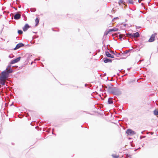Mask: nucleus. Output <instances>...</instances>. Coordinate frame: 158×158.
<instances>
[{"label": "nucleus", "mask_w": 158, "mask_h": 158, "mask_svg": "<svg viewBox=\"0 0 158 158\" xmlns=\"http://www.w3.org/2000/svg\"><path fill=\"white\" fill-rule=\"evenodd\" d=\"M125 33H126L127 36L131 38L138 37L140 36L138 32H136L133 33V34L130 33H127L126 31H125Z\"/></svg>", "instance_id": "nucleus-1"}, {"label": "nucleus", "mask_w": 158, "mask_h": 158, "mask_svg": "<svg viewBox=\"0 0 158 158\" xmlns=\"http://www.w3.org/2000/svg\"><path fill=\"white\" fill-rule=\"evenodd\" d=\"M9 77V75L7 73L6 70L3 71L1 73V75L0 77V78L3 79H7Z\"/></svg>", "instance_id": "nucleus-2"}, {"label": "nucleus", "mask_w": 158, "mask_h": 158, "mask_svg": "<svg viewBox=\"0 0 158 158\" xmlns=\"http://www.w3.org/2000/svg\"><path fill=\"white\" fill-rule=\"evenodd\" d=\"M121 94L122 92L119 89L116 87H114V90L113 94V95L118 96L120 95Z\"/></svg>", "instance_id": "nucleus-3"}, {"label": "nucleus", "mask_w": 158, "mask_h": 158, "mask_svg": "<svg viewBox=\"0 0 158 158\" xmlns=\"http://www.w3.org/2000/svg\"><path fill=\"white\" fill-rule=\"evenodd\" d=\"M126 133L128 135H134L136 134V132L132 131L131 129H128L126 131Z\"/></svg>", "instance_id": "nucleus-4"}, {"label": "nucleus", "mask_w": 158, "mask_h": 158, "mask_svg": "<svg viewBox=\"0 0 158 158\" xmlns=\"http://www.w3.org/2000/svg\"><path fill=\"white\" fill-rule=\"evenodd\" d=\"M21 58L20 57H19L16 59L12 60L10 62V64H12L18 62L20 60Z\"/></svg>", "instance_id": "nucleus-5"}, {"label": "nucleus", "mask_w": 158, "mask_h": 158, "mask_svg": "<svg viewBox=\"0 0 158 158\" xmlns=\"http://www.w3.org/2000/svg\"><path fill=\"white\" fill-rule=\"evenodd\" d=\"M156 35V33L152 34L148 40V42H153L155 40V38Z\"/></svg>", "instance_id": "nucleus-6"}, {"label": "nucleus", "mask_w": 158, "mask_h": 158, "mask_svg": "<svg viewBox=\"0 0 158 158\" xmlns=\"http://www.w3.org/2000/svg\"><path fill=\"white\" fill-rule=\"evenodd\" d=\"M24 44L22 43H19L14 48L15 50H16L21 47L24 46Z\"/></svg>", "instance_id": "nucleus-7"}, {"label": "nucleus", "mask_w": 158, "mask_h": 158, "mask_svg": "<svg viewBox=\"0 0 158 158\" xmlns=\"http://www.w3.org/2000/svg\"><path fill=\"white\" fill-rule=\"evenodd\" d=\"M102 60L104 62L106 63H108V62L111 63L112 62V60H111L110 59H108L106 57L104 58Z\"/></svg>", "instance_id": "nucleus-8"}, {"label": "nucleus", "mask_w": 158, "mask_h": 158, "mask_svg": "<svg viewBox=\"0 0 158 158\" xmlns=\"http://www.w3.org/2000/svg\"><path fill=\"white\" fill-rule=\"evenodd\" d=\"M114 90V87L113 88L110 86H109L108 88V91L110 94H113Z\"/></svg>", "instance_id": "nucleus-9"}, {"label": "nucleus", "mask_w": 158, "mask_h": 158, "mask_svg": "<svg viewBox=\"0 0 158 158\" xmlns=\"http://www.w3.org/2000/svg\"><path fill=\"white\" fill-rule=\"evenodd\" d=\"M21 15L18 13H16L14 15V19H15L17 20L21 18Z\"/></svg>", "instance_id": "nucleus-10"}, {"label": "nucleus", "mask_w": 158, "mask_h": 158, "mask_svg": "<svg viewBox=\"0 0 158 158\" xmlns=\"http://www.w3.org/2000/svg\"><path fill=\"white\" fill-rule=\"evenodd\" d=\"M30 27V26L27 23L23 27V31H26Z\"/></svg>", "instance_id": "nucleus-11"}, {"label": "nucleus", "mask_w": 158, "mask_h": 158, "mask_svg": "<svg viewBox=\"0 0 158 158\" xmlns=\"http://www.w3.org/2000/svg\"><path fill=\"white\" fill-rule=\"evenodd\" d=\"M5 79H1L0 78V85H4L5 84Z\"/></svg>", "instance_id": "nucleus-12"}, {"label": "nucleus", "mask_w": 158, "mask_h": 158, "mask_svg": "<svg viewBox=\"0 0 158 158\" xmlns=\"http://www.w3.org/2000/svg\"><path fill=\"white\" fill-rule=\"evenodd\" d=\"M108 103L109 104H112L113 103V98H109L108 99Z\"/></svg>", "instance_id": "nucleus-13"}, {"label": "nucleus", "mask_w": 158, "mask_h": 158, "mask_svg": "<svg viewBox=\"0 0 158 158\" xmlns=\"http://www.w3.org/2000/svg\"><path fill=\"white\" fill-rule=\"evenodd\" d=\"M110 32L115 31L118 30V29L115 27H114L112 29H110L109 30Z\"/></svg>", "instance_id": "nucleus-14"}, {"label": "nucleus", "mask_w": 158, "mask_h": 158, "mask_svg": "<svg viewBox=\"0 0 158 158\" xmlns=\"http://www.w3.org/2000/svg\"><path fill=\"white\" fill-rule=\"evenodd\" d=\"M105 53L106 56L107 57L110 58V57L111 55L108 52L105 51Z\"/></svg>", "instance_id": "nucleus-15"}, {"label": "nucleus", "mask_w": 158, "mask_h": 158, "mask_svg": "<svg viewBox=\"0 0 158 158\" xmlns=\"http://www.w3.org/2000/svg\"><path fill=\"white\" fill-rule=\"evenodd\" d=\"M35 22L36 23L35 26H37L39 23V19L38 18H36L35 19Z\"/></svg>", "instance_id": "nucleus-16"}, {"label": "nucleus", "mask_w": 158, "mask_h": 158, "mask_svg": "<svg viewBox=\"0 0 158 158\" xmlns=\"http://www.w3.org/2000/svg\"><path fill=\"white\" fill-rule=\"evenodd\" d=\"M125 36V35L123 34H119V35L118 37L119 38V39L120 40L122 41V38L123 37H124Z\"/></svg>", "instance_id": "nucleus-17"}, {"label": "nucleus", "mask_w": 158, "mask_h": 158, "mask_svg": "<svg viewBox=\"0 0 158 158\" xmlns=\"http://www.w3.org/2000/svg\"><path fill=\"white\" fill-rule=\"evenodd\" d=\"M6 72L9 75V74L12 73L13 72V70L12 69H10L8 70H7Z\"/></svg>", "instance_id": "nucleus-18"}, {"label": "nucleus", "mask_w": 158, "mask_h": 158, "mask_svg": "<svg viewBox=\"0 0 158 158\" xmlns=\"http://www.w3.org/2000/svg\"><path fill=\"white\" fill-rule=\"evenodd\" d=\"M133 0H127V3H128L129 4H133L134 2H133Z\"/></svg>", "instance_id": "nucleus-19"}, {"label": "nucleus", "mask_w": 158, "mask_h": 158, "mask_svg": "<svg viewBox=\"0 0 158 158\" xmlns=\"http://www.w3.org/2000/svg\"><path fill=\"white\" fill-rule=\"evenodd\" d=\"M154 114L156 115H158V111L155 110L154 111Z\"/></svg>", "instance_id": "nucleus-20"}, {"label": "nucleus", "mask_w": 158, "mask_h": 158, "mask_svg": "<svg viewBox=\"0 0 158 158\" xmlns=\"http://www.w3.org/2000/svg\"><path fill=\"white\" fill-rule=\"evenodd\" d=\"M18 33L19 35H21L23 33V31L21 30H18Z\"/></svg>", "instance_id": "nucleus-21"}, {"label": "nucleus", "mask_w": 158, "mask_h": 158, "mask_svg": "<svg viewBox=\"0 0 158 158\" xmlns=\"http://www.w3.org/2000/svg\"><path fill=\"white\" fill-rule=\"evenodd\" d=\"M112 156L114 158H118L119 157V156L115 154H112Z\"/></svg>", "instance_id": "nucleus-22"}, {"label": "nucleus", "mask_w": 158, "mask_h": 158, "mask_svg": "<svg viewBox=\"0 0 158 158\" xmlns=\"http://www.w3.org/2000/svg\"><path fill=\"white\" fill-rule=\"evenodd\" d=\"M30 10L31 12H34L36 10V9L35 8H31L30 9Z\"/></svg>", "instance_id": "nucleus-23"}, {"label": "nucleus", "mask_w": 158, "mask_h": 158, "mask_svg": "<svg viewBox=\"0 0 158 158\" xmlns=\"http://www.w3.org/2000/svg\"><path fill=\"white\" fill-rule=\"evenodd\" d=\"M22 16L24 18V20L25 21L26 20H27V18L25 16V15L24 14H23L22 15Z\"/></svg>", "instance_id": "nucleus-24"}, {"label": "nucleus", "mask_w": 158, "mask_h": 158, "mask_svg": "<svg viewBox=\"0 0 158 158\" xmlns=\"http://www.w3.org/2000/svg\"><path fill=\"white\" fill-rule=\"evenodd\" d=\"M110 32V31H109V30H108V31H106L104 33V35H108V34Z\"/></svg>", "instance_id": "nucleus-25"}, {"label": "nucleus", "mask_w": 158, "mask_h": 158, "mask_svg": "<svg viewBox=\"0 0 158 158\" xmlns=\"http://www.w3.org/2000/svg\"><path fill=\"white\" fill-rule=\"evenodd\" d=\"M132 50V49H131V50H126V51L125 52H124V53L125 54H127L128 53H129L130 51Z\"/></svg>", "instance_id": "nucleus-26"}, {"label": "nucleus", "mask_w": 158, "mask_h": 158, "mask_svg": "<svg viewBox=\"0 0 158 158\" xmlns=\"http://www.w3.org/2000/svg\"><path fill=\"white\" fill-rule=\"evenodd\" d=\"M114 55H115L116 56H119L120 55V53L115 52V54Z\"/></svg>", "instance_id": "nucleus-27"}, {"label": "nucleus", "mask_w": 158, "mask_h": 158, "mask_svg": "<svg viewBox=\"0 0 158 158\" xmlns=\"http://www.w3.org/2000/svg\"><path fill=\"white\" fill-rule=\"evenodd\" d=\"M123 0H120L119 1V2H118V3L119 4V5H120V3H123Z\"/></svg>", "instance_id": "nucleus-28"}, {"label": "nucleus", "mask_w": 158, "mask_h": 158, "mask_svg": "<svg viewBox=\"0 0 158 158\" xmlns=\"http://www.w3.org/2000/svg\"><path fill=\"white\" fill-rule=\"evenodd\" d=\"M146 137V136H142V135H141L140 137V139H142L143 138H144Z\"/></svg>", "instance_id": "nucleus-29"}, {"label": "nucleus", "mask_w": 158, "mask_h": 158, "mask_svg": "<svg viewBox=\"0 0 158 158\" xmlns=\"http://www.w3.org/2000/svg\"><path fill=\"white\" fill-rule=\"evenodd\" d=\"M11 65L10 64L6 68V71L8 69H9V68L11 67Z\"/></svg>", "instance_id": "nucleus-30"}, {"label": "nucleus", "mask_w": 158, "mask_h": 158, "mask_svg": "<svg viewBox=\"0 0 158 158\" xmlns=\"http://www.w3.org/2000/svg\"><path fill=\"white\" fill-rule=\"evenodd\" d=\"M111 53L113 54H115V52L113 51H110Z\"/></svg>", "instance_id": "nucleus-31"}, {"label": "nucleus", "mask_w": 158, "mask_h": 158, "mask_svg": "<svg viewBox=\"0 0 158 158\" xmlns=\"http://www.w3.org/2000/svg\"><path fill=\"white\" fill-rule=\"evenodd\" d=\"M110 58H114V56L113 55H111L110 57Z\"/></svg>", "instance_id": "nucleus-32"}, {"label": "nucleus", "mask_w": 158, "mask_h": 158, "mask_svg": "<svg viewBox=\"0 0 158 158\" xmlns=\"http://www.w3.org/2000/svg\"><path fill=\"white\" fill-rule=\"evenodd\" d=\"M102 44H103V46H104L105 47V46L106 45H105V44L104 43V41H103L102 42Z\"/></svg>", "instance_id": "nucleus-33"}, {"label": "nucleus", "mask_w": 158, "mask_h": 158, "mask_svg": "<svg viewBox=\"0 0 158 158\" xmlns=\"http://www.w3.org/2000/svg\"><path fill=\"white\" fill-rule=\"evenodd\" d=\"M140 148L139 147L138 148H137L136 149H135L134 151H136L137 150H138V149H139Z\"/></svg>", "instance_id": "nucleus-34"}, {"label": "nucleus", "mask_w": 158, "mask_h": 158, "mask_svg": "<svg viewBox=\"0 0 158 158\" xmlns=\"http://www.w3.org/2000/svg\"><path fill=\"white\" fill-rule=\"evenodd\" d=\"M123 25L124 27H126L127 26V24L126 23H124L123 24Z\"/></svg>", "instance_id": "nucleus-35"}, {"label": "nucleus", "mask_w": 158, "mask_h": 158, "mask_svg": "<svg viewBox=\"0 0 158 158\" xmlns=\"http://www.w3.org/2000/svg\"><path fill=\"white\" fill-rule=\"evenodd\" d=\"M118 19V17H117L115 18H114V19Z\"/></svg>", "instance_id": "nucleus-36"}, {"label": "nucleus", "mask_w": 158, "mask_h": 158, "mask_svg": "<svg viewBox=\"0 0 158 158\" xmlns=\"http://www.w3.org/2000/svg\"><path fill=\"white\" fill-rule=\"evenodd\" d=\"M129 155H128V154H127V155H126V157H129Z\"/></svg>", "instance_id": "nucleus-37"}, {"label": "nucleus", "mask_w": 158, "mask_h": 158, "mask_svg": "<svg viewBox=\"0 0 158 158\" xmlns=\"http://www.w3.org/2000/svg\"><path fill=\"white\" fill-rule=\"evenodd\" d=\"M108 46H109V45H107V49H108Z\"/></svg>", "instance_id": "nucleus-38"}, {"label": "nucleus", "mask_w": 158, "mask_h": 158, "mask_svg": "<svg viewBox=\"0 0 158 158\" xmlns=\"http://www.w3.org/2000/svg\"><path fill=\"white\" fill-rule=\"evenodd\" d=\"M144 131H142V132H141V133L142 134H144V133H143Z\"/></svg>", "instance_id": "nucleus-39"}, {"label": "nucleus", "mask_w": 158, "mask_h": 158, "mask_svg": "<svg viewBox=\"0 0 158 158\" xmlns=\"http://www.w3.org/2000/svg\"><path fill=\"white\" fill-rule=\"evenodd\" d=\"M53 130H54V129H52V131H53ZM52 134H54L53 133V132H52Z\"/></svg>", "instance_id": "nucleus-40"}, {"label": "nucleus", "mask_w": 158, "mask_h": 158, "mask_svg": "<svg viewBox=\"0 0 158 158\" xmlns=\"http://www.w3.org/2000/svg\"><path fill=\"white\" fill-rule=\"evenodd\" d=\"M130 68H128V69H127V70H130Z\"/></svg>", "instance_id": "nucleus-41"}, {"label": "nucleus", "mask_w": 158, "mask_h": 158, "mask_svg": "<svg viewBox=\"0 0 158 158\" xmlns=\"http://www.w3.org/2000/svg\"><path fill=\"white\" fill-rule=\"evenodd\" d=\"M38 60V59H35V60Z\"/></svg>", "instance_id": "nucleus-42"}, {"label": "nucleus", "mask_w": 158, "mask_h": 158, "mask_svg": "<svg viewBox=\"0 0 158 158\" xmlns=\"http://www.w3.org/2000/svg\"><path fill=\"white\" fill-rule=\"evenodd\" d=\"M125 37H124V38H123V40H124L125 39Z\"/></svg>", "instance_id": "nucleus-43"}, {"label": "nucleus", "mask_w": 158, "mask_h": 158, "mask_svg": "<svg viewBox=\"0 0 158 158\" xmlns=\"http://www.w3.org/2000/svg\"><path fill=\"white\" fill-rule=\"evenodd\" d=\"M138 2L139 3H140L141 2V1H140L139 0H138Z\"/></svg>", "instance_id": "nucleus-44"}, {"label": "nucleus", "mask_w": 158, "mask_h": 158, "mask_svg": "<svg viewBox=\"0 0 158 158\" xmlns=\"http://www.w3.org/2000/svg\"><path fill=\"white\" fill-rule=\"evenodd\" d=\"M33 62H31V64H32L33 63Z\"/></svg>", "instance_id": "nucleus-45"}, {"label": "nucleus", "mask_w": 158, "mask_h": 158, "mask_svg": "<svg viewBox=\"0 0 158 158\" xmlns=\"http://www.w3.org/2000/svg\"><path fill=\"white\" fill-rule=\"evenodd\" d=\"M156 6H158V3L157 4Z\"/></svg>", "instance_id": "nucleus-46"}, {"label": "nucleus", "mask_w": 158, "mask_h": 158, "mask_svg": "<svg viewBox=\"0 0 158 158\" xmlns=\"http://www.w3.org/2000/svg\"><path fill=\"white\" fill-rule=\"evenodd\" d=\"M110 85H111V86H113V85H112V84H110Z\"/></svg>", "instance_id": "nucleus-47"}, {"label": "nucleus", "mask_w": 158, "mask_h": 158, "mask_svg": "<svg viewBox=\"0 0 158 158\" xmlns=\"http://www.w3.org/2000/svg\"><path fill=\"white\" fill-rule=\"evenodd\" d=\"M105 88H107V86H106V87H105Z\"/></svg>", "instance_id": "nucleus-48"}, {"label": "nucleus", "mask_w": 158, "mask_h": 158, "mask_svg": "<svg viewBox=\"0 0 158 158\" xmlns=\"http://www.w3.org/2000/svg\"><path fill=\"white\" fill-rule=\"evenodd\" d=\"M83 111V112H85L87 113V112L84 111Z\"/></svg>", "instance_id": "nucleus-49"}, {"label": "nucleus", "mask_w": 158, "mask_h": 158, "mask_svg": "<svg viewBox=\"0 0 158 158\" xmlns=\"http://www.w3.org/2000/svg\"><path fill=\"white\" fill-rule=\"evenodd\" d=\"M9 57H10V58H11V57L10 56H9Z\"/></svg>", "instance_id": "nucleus-50"}, {"label": "nucleus", "mask_w": 158, "mask_h": 158, "mask_svg": "<svg viewBox=\"0 0 158 158\" xmlns=\"http://www.w3.org/2000/svg\"><path fill=\"white\" fill-rule=\"evenodd\" d=\"M52 30H53V31H54L53 30V28H52Z\"/></svg>", "instance_id": "nucleus-51"}, {"label": "nucleus", "mask_w": 158, "mask_h": 158, "mask_svg": "<svg viewBox=\"0 0 158 158\" xmlns=\"http://www.w3.org/2000/svg\"><path fill=\"white\" fill-rule=\"evenodd\" d=\"M31 125H32V123H31Z\"/></svg>", "instance_id": "nucleus-52"}, {"label": "nucleus", "mask_w": 158, "mask_h": 158, "mask_svg": "<svg viewBox=\"0 0 158 158\" xmlns=\"http://www.w3.org/2000/svg\"><path fill=\"white\" fill-rule=\"evenodd\" d=\"M104 74H105V75H106V73H105Z\"/></svg>", "instance_id": "nucleus-53"}, {"label": "nucleus", "mask_w": 158, "mask_h": 158, "mask_svg": "<svg viewBox=\"0 0 158 158\" xmlns=\"http://www.w3.org/2000/svg\"><path fill=\"white\" fill-rule=\"evenodd\" d=\"M86 84H85V86H86Z\"/></svg>", "instance_id": "nucleus-54"}, {"label": "nucleus", "mask_w": 158, "mask_h": 158, "mask_svg": "<svg viewBox=\"0 0 158 158\" xmlns=\"http://www.w3.org/2000/svg\"><path fill=\"white\" fill-rule=\"evenodd\" d=\"M118 34H120V32H118Z\"/></svg>", "instance_id": "nucleus-55"}]
</instances>
